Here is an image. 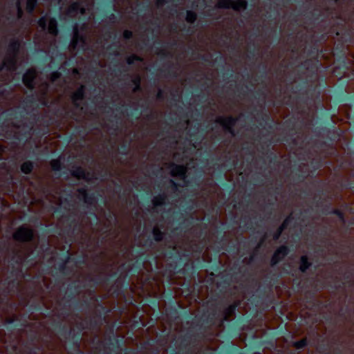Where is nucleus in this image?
<instances>
[{"label": "nucleus", "mask_w": 354, "mask_h": 354, "mask_svg": "<svg viewBox=\"0 0 354 354\" xmlns=\"http://www.w3.org/2000/svg\"><path fill=\"white\" fill-rule=\"evenodd\" d=\"M219 8H232L235 10H243L246 8L247 2L245 0H219L218 2Z\"/></svg>", "instance_id": "1"}, {"label": "nucleus", "mask_w": 354, "mask_h": 354, "mask_svg": "<svg viewBox=\"0 0 354 354\" xmlns=\"http://www.w3.org/2000/svg\"><path fill=\"white\" fill-rule=\"evenodd\" d=\"M33 236V232L31 230L25 227H19L13 234V237L17 241H27L30 240Z\"/></svg>", "instance_id": "2"}, {"label": "nucleus", "mask_w": 354, "mask_h": 354, "mask_svg": "<svg viewBox=\"0 0 354 354\" xmlns=\"http://www.w3.org/2000/svg\"><path fill=\"white\" fill-rule=\"evenodd\" d=\"M169 169L173 177L178 178L183 180L185 179L187 169L184 166L172 164L169 165Z\"/></svg>", "instance_id": "3"}, {"label": "nucleus", "mask_w": 354, "mask_h": 354, "mask_svg": "<svg viewBox=\"0 0 354 354\" xmlns=\"http://www.w3.org/2000/svg\"><path fill=\"white\" fill-rule=\"evenodd\" d=\"M46 23H48V32L52 35H57V22L55 19H48L46 18H41L39 21V24L41 27L43 28H45Z\"/></svg>", "instance_id": "4"}, {"label": "nucleus", "mask_w": 354, "mask_h": 354, "mask_svg": "<svg viewBox=\"0 0 354 354\" xmlns=\"http://www.w3.org/2000/svg\"><path fill=\"white\" fill-rule=\"evenodd\" d=\"M288 253V249L286 246H281L274 253L271 259L272 265H275L281 261Z\"/></svg>", "instance_id": "5"}, {"label": "nucleus", "mask_w": 354, "mask_h": 354, "mask_svg": "<svg viewBox=\"0 0 354 354\" xmlns=\"http://www.w3.org/2000/svg\"><path fill=\"white\" fill-rule=\"evenodd\" d=\"M36 77V72L34 70H28L23 77L24 84L30 88L33 87V81Z\"/></svg>", "instance_id": "6"}, {"label": "nucleus", "mask_w": 354, "mask_h": 354, "mask_svg": "<svg viewBox=\"0 0 354 354\" xmlns=\"http://www.w3.org/2000/svg\"><path fill=\"white\" fill-rule=\"evenodd\" d=\"M216 122L219 123L224 129L230 131L231 127L235 123V120L231 117H218L216 118Z\"/></svg>", "instance_id": "7"}, {"label": "nucleus", "mask_w": 354, "mask_h": 354, "mask_svg": "<svg viewBox=\"0 0 354 354\" xmlns=\"http://www.w3.org/2000/svg\"><path fill=\"white\" fill-rule=\"evenodd\" d=\"M310 266L311 262L309 261L308 257L306 255L301 256L299 261V270L301 272H305Z\"/></svg>", "instance_id": "8"}, {"label": "nucleus", "mask_w": 354, "mask_h": 354, "mask_svg": "<svg viewBox=\"0 0 354 354\" xmlns=\"http://www.w3.org/2000/svg\"><path fill=\"white\" fill-rule=\"evenodd\" d=\"M84 95V86H80L73 95L72 99L75 105L79 106L78 101L82 100Z\"/></svg>", "instance_id": "9"}, {"label": "nucleus", "mask_w": 354, "mask_h": 354, "mask_svg": "<svg viewBox=\"0 0 354 354\" xmlns=\"http://www.w3.org/2000/svg\"><path fill=\"white\" fill-rule=\"evenodd\" d=\"M80 9V13L81 14H84V8H80V6L78 3H73L72 4L68 10V15H70V16H75L77 12H78V10Z\"/></svg>", "instance_id": "10"}, {"label": "nucleus", "mask_w": 354, "mask_h": 354, "mask_svg": "<svg viewBox=\"0 0 354 354\" xmlns=\"http://www.w3.org/2000/svg\"><path fill=\"white\" fill-rule=\"evenodd\" d=\"M73 175L79 179H80V178H86L87 179V178L86 177V174H85L84 171L81 168H77V169L74 170L73 171Z\"/></svg>", "instance_id": "11"}, {"label": "nucleus", "mask_w": 354, "mask_h": 354, "mask_svg": "<svg viewBox=\"0 0 354 354\" xmlns=\"http://www.w3.org/2000/svg\"><path fill=\"white\" fill-rule=\"evenodd\" d=\"M21 169L24 173L28 174L32 169V164L30 162H26L21 165Z\"/></svg>", "instance_id": "12"}, {"label": "nucleus", "mask_w": 354, "mask_h": 354, "mask_svg": "<svg viewBox=\"0 0 354 354\" xmlns=\"http://www.w3.org/2000/svg\"><path fill=\"white\" fill-rule=\"evenodd\" d=\"M196 19V15L194 12L192 11H188L187 13L186 20L188 22L192 23L194 22Z\"/></svg>", "instance_id": "13"}, {"label": "nucleus", "mask_w": 354, "mask_h": 354, "mask_svg": "<svg viewBox=\"0 0 354 354\" xmlns=\"http://www.w3.org/2000/svg\"><path fill=\"white\" fill-rule=\"evenodd\" d=\"M165 201V197L158 196L153 198V203L155 206L160 205H162Z\"/></svg>", "instance_id": "14"}, {"label": "nucleus", "mask_w": 354, "mask_h": 354, "mask_svg": "<svg viewBox=\"0 0 354 354\" xmlns=\"http://www.w3.org/2000/svg\"><path fill=\"white\" fill-rule=\"evenodd\" d=\"M36 1L37 0H26V9L29 12H31L33 10L36 4Z\"/></svg>", "instance_id": "15"}, {"label": "nucleus", "mask_w": 354, "mask_h": 354, "mask_svg": "<svg viewBox=\"0 0 354 354\" xmlns=\"http://www.w3.org/2000/svg\"><path fill=\"white\" fill-rule=\"evenodd\" d=\"M153 233L156 241H160L162 239V234L158 228L154 227Z\"/></svg>", "instance_id": "16"}, {"label": "nucleus", "mask_w": 354, "mask_h": 354, "mask_svg": "<svg viewBox=\"0 0 354 354\" xmlns=\"http://www.w3.org/2000/svg\"><path fill=\"white\" fill-rule=\"evenodd\" d=\"M50 165L54 170H59L61 167L59 160H53L50 162Z\"/></svg>", "instance_id": "17"}, {"label": "nucleus", "mask_w": 354, "mask_h": 354, "mask_svg": "<svg viewBox=\"0 0 354 354\" xmlns=\"http://www.w3.org/2000/svg\"><path fill=\"white\" fill-rule=\"evenodd\" d=\"M80 194H81L82 198L84 199L85 203H91L92 200H88L86 196V192L84 189H81L79 191Z\"/></svg>", "instance_id": "18"}, {"label": "nucleus", "mask_w": 354, "mask_h": 354, "mask_svg": "<svg viewBox=\"0 0 354 354\" xmlns=\"http://www.w3.org/2000/svg\"><path fill=\"white\" fill-rule=\"evenodd\" d=\"M306 344L305 339H301L299 342H296L294 343V346L296 348L299 349L303 348Z\"/></svg>", "instance_id": "19"}, {"label": "nucleus", "mask_w": 354, "mask_h": 354, "mask_svg": "<svg viewBox=\"0 0 354 354\" xmlns=\"http://www.w3.org/2000/svg\"><path fill=\"white\" fill-rule=\"evenodd\" d=\"M288 220L286 219V221H284V222L283 223V224L281 225V226L279 227V232L277 233V234L274 235V239H277L281 234V232H282V230L285 228V227L286 226V225L288 224Z\"/></svg>", "instance_id": "20"}, {"label": "nucleus", "mask_w": 354, "mask_h": 354, "mask_svg": "<svg viewBox=\"0 0 354 354\" xmlns=\"http://www.w3.org/2000/svg\"><path fill=\"white\" fill-rule=\"evenodd\" d=\"M135 59L140 60V59L136 56H131L128 58L127 62H128V64H131L133 63Z\"/></svg>", "instance_id": "21"}, {"label": "nucleus", "mask_w": 354, "mask_h": 354, "mask_svg": "<svg viewBox=\"0 0 354 354\" xmlns=\"http://www.w3.org/2000/svg\"><path fill=\"white\" fill-rule=\"evenodd\" d=\"M140 78L139 77H136L134 80H133V82L136 85V87L133 88V91H136L138 88V86H139V84H140Z\"/></svg>", "instance_id": "22"}, {"label": "nucleus", "mask_w": 354, "mask_h": 354, "mask_svg": "<svg viewBox=\"0 0 354 354\" xmlns=\"http://www.w3.org/2000/svg\"><path fill=\"white\" fill-rule=\"evenodd\" d=\"M131 32L129 31V30H125L123 33V35L124 37L126 38V39H129L131 37Z\"/></svg>", "instance_id": "23"}, {"label": "nucleus", "mask_w": 354, "mask_h": 354, "mask_svg": "<svg viewBox=\"0 0 354 354\" xmlns=\"http://www.w3.org/2000/svg\"><path fill=\"white\" fill-rule=\"evenodd\" d=\"M4 66L6 67H7L8 69H12L13 68V66H12V61L11 62H4Z\"/></svg>", "instance_id": "24"}, {"label": "nucleus", "mask_w": 354, "mask_h": 354, "mask_svg": "<svg viewBox=\"0 0 354 354\" xmlns=\"http://www.w3.org/2000/svg\"><path fill=\"white\" fill-rule=\"evenodd\" d=\"M17 8H18V16H19V17H21L22 11H21V8L20 7V1H19L17 3Z\"/></svg>", "instance_id": "25"}, {"label": "nucleus", "mask_w": 354, "mask_h": 354, "mask_svg": "<svg viewBox=\"0 0 354 354\" xmlns=\"http://www.w3.org/2000/svg\"><path fill=\"white\" fill-rule=\"evenodd\" d=\"M59 76V74L58 73H54L53 74H52V80L54 81L55 79L58 78Z\"/></svg>", "instance_id": "26"}, {"label": "nucleus", "mask_w": 354, "mask_h": 354, "mask_svg": "<svg viewBox=\"0 0 354 354\" xmlns=\"http://www.w3.org/2000/svg\"><path fill=\"white\" fill-rule=\"evenodd\" d=\"M164 1H165V0H158V1H157V4H158V6H160V5H162V4L163 3Z\"/></svg>", "instance_id": "27"}, {"label": "nucleus", "mask_w": 354, "mask_h": 354, "mask_svg": "<svg viewBox=\"0 0 354 354\" xmlns=\"http://www.w3.org/2000/svg\"><path fill=\"white\" fill-rule=\"evenodd\" d=\"M75 42H76V41H75V37H74V38L73 39V41H72V44L74 46V47H75V46H76Z\"/></svg>", "instance_id": "28"}, {"label": "nucleus", "mask_w": 354, "mask_h": 354, "mask_svg": "<svg viewBox=\"0 0 354 354\" xmlns=\"http://www.w3.org/2000/svg\"><path fill=\"white\" fill-rule=\"evenodd\" d=\"M185 181H184L183 185H180V186H185Z\"/></svg>", "instance_id": "29"}]
</instances>
